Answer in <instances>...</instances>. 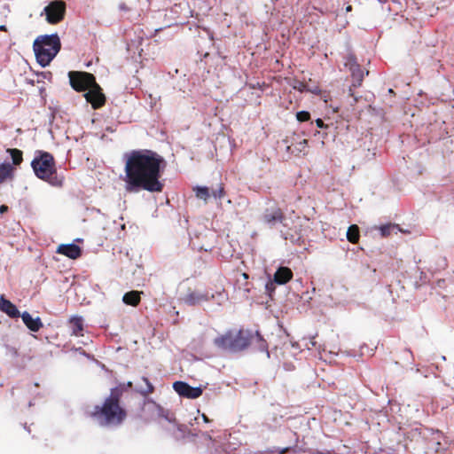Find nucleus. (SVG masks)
<instances>
[{
	"mask_svg": "<svg viewBox=\"0 0 454 454\" xmlns=\"http://www.w3.org/2000/svg\"><path fill=\"white\" fill-rule=\"evenodd\" d=\"M0 309L12 318L19 317L20 316L17 307L3 296L0 298Z\"/></svg>",
	"mask_w": 454,
	"mask_h": 454,
	"instance_id": "dca6fc26",
	"label": "nucleus"
},
{
	"mask_svg": "<svg viewBox=\"0 0 454 454\" xmlns=\"http://www.w3.org/2000/svg\"><path fill=\"white\" fill-rule=\"evenodd\" d=\"M201 417H202V419L204 422L208 423L210 421V419H208V417L206 414L203 413L201 415Z\"/></svg>",
	"mask_w": 454,
	"mask_h": 454,
	"instance_id": "4c0bfd02",
	"label": "nucleus"
},
{
	"mask_svg": "<svg viewBox=\"0 0 454 454\" xmlns=\"http://www.w3.org/2000/svg\"><path fill=\"white\" fill-rule=\"evenodd\" d=\"M142 380L145 383V387L141 386L138 389V392L141 395L146 396L154 391V387L146 377H143Z\"/></svg>",
	"mask_w": 454,
	"mask_h": 454,
	"instance_id": "5701e85b",
	"label": "nucleus"
},
{
	"mask_svg": "<svg viewBox=\"0 0 454 454\" xmlns=\"http://www.w3.org/2000/svg\"><path fill=\"white\" fill-rule=\"evenodd\" d=\"M43 12L46 16V20L50 24H58L61 22L66 14V3L62 0L51 1L47 6L44 7Z\"/></svg>",
	"mask_w": 454,
	"mask_h": 454,
	"instance_id": "6e6552de",
	"label": "nucleus"
},
{
	"mask_svg": "<svg viewBox=\"0 0 454 454\" xmlns=\"http://www.w3.org/2000/svg\"><path fill=\"white\" fill-rule=\"evenodd\" d=\"M306 91L310 92L315 95L322 94V90H320L319 86H317V85H314V86L308 85Z\"/></svg>",
	"mask_w": 454,
	"mask_h": 454,
	"instance_id": "7c9ffc66",
	"label": "nucleus"
},
{
	"mask_svg": "<svg viewBox=\"0 0 454 454\" xmlns=\"http://www.w3.org/2000/svg\"><path fill=\"white\" fill-rule=\"evenodd\" d=\"M14 168L10 163L0 164V184L9 177H12Z\"/></svg>",
	"mask_w": 454,
	"mask_h": 454,
	"instance_id": "6ab92c4d",
	"label": "nucleus"
},
{
	"mask_svg": "<svg viewBox=\"0 0 454 454\" xmlns=\"http://www.w3.org/2000/svg\"><path fill=\"white\" fill-rule=\"evenodd\" d=\"M68 77L71 87L78 92L88 91L97 83L95 76L88 72L70 71Z\"/></svg>",
	"mask_w": 454,
	"mask_h": 454,
	"instance_id": "423d86ee",
	"label": "nucleus"
},
{
	"mask_svg": "<svg viewBox=\"0 0 454 454\" xmlns=\"http://www.w3.org/2000/svg\"><path fill=\"white\" fill-rule=\"evenodd\" d=\"M8 211V207L6 205L0 206V214H4Z\"/></svg>",
	"mask_w": 454,
	"mask_h": 454,
	"instance_id": "c9c22d12",
	"label": "nucleus"
},
{
	"mask_svg": "<svg viewBox=\"0 0 454 454\" xmlns=\"http://www.w3.org/2000/svg\"><path fill=\"white\" fill-rule=\"evenodd\" d=\"M243 278L247 279L248 278V275L247 273H243Z\"/></svg>",
	"mask_w": 454,
	"mask_h": 454,
	"instance_id": "a19ab883",
	"label": "nucleus"
},
{
	"mask_svg": "<svg viewBox=\"0 0 454 454\" xmlns=\"http://www.w3.org/2000/svg\"><path fill=\"white\" fill-rule=\"evenodd\" d=\"M289 448H285L281 451H279V454H285L288 451Z\"/></svg>",
	"mask_w": 454,
	"mask_h": 454,
	"instance_id": "58836bf2",
	"label": "nucleus"
},
{
	"mask_svg": "<svg viewBox=\"0 0 454 454\" xmlns=\"http://www.w3.org/2000/svg\"><path fill=\"white\" fill-rule=\"evenodd\" d=\"M6 152L11 155L12 164L19 166L23 161V153L21 150L17 148L7 149Z\"/></svg>",
	"mask_w": 454,
	"mask_h": 454,
	"instance_id": "4be33fe9",
	"label": "nucleus"
},
{
	"mask_svg": "<svg viewBox=\"0 0 454 454\" xmlns=\"http://www.w3.org/2000/svg\"><path fill=\"white\" fill-rule=\"evenodd\" d=\"M166 167L164 158L158 153L147 150H133L125 162L126 190L129 192L140 190L161 192L164 184L160 181Z\"/></svg>",
	"mask_w": 454,
	"mask_h": 454,
	"instance_id": "f257e3e1",
	"label": "nucleus"
},
{
	"mask_svg": "<svg viewBox=\"0 0 454 454\" xmlns=\"http://www.w3.org/2000/svg\"><path fill=\"white\" fill-rule=\"evenodd\" d=\"M142 411L145 419L147 420H155L160 418H163L169 422L176 420L168 410H165L152 399L145 401Z\"/></svg>",
	"mask_w": 454,
	"mask_h": 454,
	"instance_id": "0eeeda50",
	"label": "nucleus"
},
{
	"mask_svg": "<svg viewBox=\"0 0 454 454\" xmlns=\"http://www.w3.org/2000/svg\"><path fill=\"white\" fill-rule=\"evenodd\" d=\"M84 97L87 102L90 103L93 109H98L106 103V96L98 83L93 85V87L84 94Z\"/></svg>",
	"mask_w": 454,
	"mask_h": 454,
	"instance_id": "1a4fd4ad",
	"label": "nucleus"
},
{
	"mask_svg": "<svg viewBox=\"0 0 454 454\" xmlns=\"http://www.w3.org/2000/svg\"><path fill=\"white\" fill-rule=\"evenodd\" d=\"M142 291H129L124 294L122 301L129 306L137 307L141 301Z\"/></svg>",
	"mask_w": 454,
	"mask_h": 454,
	"instance_id": "a211bd4d",
	"label": "nucleus"
},
{
	"mask_svg": "<svg viewBox=\"0 0 454 454\" xmlns=\"http://www.w3.org/2000/svg\"><path fill=\"white\" fill-rule=\"evenodd\" d=\"M256 340L258 341V347L261 350H267V343L266 341L262 338V336L259 334V333H256L255 334H253V341Z\"/></svg>",
	"mask_w": 454,
	"mask_h": 454,
	"instance_id": "a878e982",
	"label": "nucleus"
},
{
	"mask_svg": "<svg viewBox=\"0 0 454 454\" xmlns=\"http://www.w3.org/2000/svg\"><path fill=\"white\" fill-rule=\"evenodd\" d=\"M262 219L270 227H274L278 223H284L286 216L281 208L274 207L272 209H266Z\"/></svg>",
	"mask_w": 454,
	"mask_h": 454,
	"instance_id": "f8f14e48",
	"label": "nucleus"
},
{
	"mask_svg": "<svg viewBox=\"0 0 454 454\" xmlns=\"http://www.w3.org/2000/svg\"><path fill=\"white\" fill-rule=\"evenodd\" d=\"M344 66L350 71L359 67L360 65L357 63L356 56L352 53H349L345 58Z\"/></svg>",
	"mask_w": 454,
	"mask_h": 454,
	"instance_id": "393cba45",
	"label": "nucleus"
},
{
	"mask_svg": "<svg viewBox=\"0 0 454 454\" xmlns=\"http://www.w3.org/2000/svg\"><path fill=\"white\" fill-rule=\"evenodd\" d=\"M253 342V333L247 330H228L213 340L214 345L223 351L237 353L247 348Z\"/></svg>",
	"mask_w": 454,
	"mask_h": 454,
	"instance_id": "7ed1b4c3",
	"label": "nucleus"
},
{
	"mask_svg": "<svg viewBox=\"0 0 454 454\" xmlns=\"http://www.w3.org/2000/svg\"><path fill=\"white\" fill-rule=\"evenodd\" d=\"M307 146H308V140H307V139H303L302 141H301V142L299 143V148H298V150H299L300 152H302V151H304V149H305Z\"/></svg>",
	"mask_w": 454,
	"mask_h": 454,
	"instance_id": "2f4dec72",
	"label": "nucleus"
},
{
	"mask_svg": "<svg viewBox=\"0 0 454 454\" xmlns=\"http://www.w3.org/2000/svg\"><path fill=\"white\" fill-rule=\"evenodd\" d=\"M61 48L57 34L39 35L33 43V50L38 64L45 67L50 65Z\"/></svg>",
	"mask_w": 454,
	"mask_h": 454,
	"instance_id": "20e7f679",
	"label": "nucleus"
},
{
	"mask_svg": "<svg viewBox=\"0 0 454 454\" xmlns=\"http://www.w3.org/2000/svg\"><path fill=\"white\" fill-rule=\"evenodd\" d=\"M0 30L1 31H6V27L4 25H1L0 26Z\"/></svg>",
	"mask_w": 454,
	"mask_h": 454,
	"instance_id": "ea45409f",
	"label": "nucleus"
},
{
	"mask_svg": "<svg viewBox=\"0 0 454 454\" xmlns=\"http://www.w3.org/2000/svg\"><path fill=\"white\" fill-rule=\"evenodd\" d=\"M293 271L288 267H279L274 274V282L278 285H285L293 278Z\"/></svg>",
	"mask_w": 454,
	"mask_h": 454,
	"instance_id": "4468645a",
	"label": "nucleus"
},
{
	"mask_svg": "<svg viewBox=\"0 0 454 454\" xmlns=\"http://www.w3.org/2000/svg\"><path fill=\"white\" fill-rule=\"evenodd\" d=\"M316 125H317V128H320V129H323V128L326 127L325 125L323 120L319 119V118L316 120Z\"/></svg>",
	"mask_w": 454,
	"mask_h": 454,
	"instance_id": "72a5a7b5",
	"label": "nucleus"
},
{
	"mask_svg": "<svg viewBox=\"0 0 454 454\" xmlns=\"http://www.w3.org/2000/svg\"><path fill=\"white\" fill-rule=\"evenodd\" d=\"M174 390L185 398L195 399L202 395L201 387H194L184 381H176L173 384Z\"/></svg>",
	"mask_w": 454,
	"mask_h": 454,
	"instance_id": "9d476101",
	"label": "nucleus"
},
{
	"mask_svg": "<svg viewBox=\"0 0 454 454\" xmlns=\"http://www.w3.org/2000/svg\"><path fill=\"white\" fill-rule=\"evenodd\" d=\"M148 2H151V0H147Z\"/></svg>",
	"mask_w": 454,
	"mask_h": 454,
	"instance_id": "a18cd8bd",
	"label": "nucleus"
},
{
	"mask_svg": "<svg viewBox=\"0 0 454 454\" xmlns=\"http://www.w3.org/2000/svg\"><path fill=\"white\" fill-rule=\"evenodd\" d=\"M270 286H273V283H270L266 286H267V288H270Z\"/></svg>",
	"mask_w": 454,
	"mask_h": 454,
	"instance_id": "79ce46f5",
	"label": "nucleus"
},
{
	"mask_svg": "<svg viewBox=\"0 0 454 454\" xmlns=\"http://www.w3.org/2000/svg\"><path fill=\"white\" fill-rule=\"evenodd\" d=\"M119 9L123 12H129L130 10V8L125 3L120 4Z\"/></svg>",
	"mask_w": 454,
	"mask_h": 454,
	"instance_id": "473e14b6",
	"label": "nucleus"
},
{
	"mask_svg": "<svg viewBox=\"0 0 454 454\" xmlns=\"http://www.w3.org/2000/svg\"><path fill=\"white\" fill-rule=\"evenodd\" d=\"M347 10L348 11L351 10V6L347 7Z\"/></svg>",
	"mask_w": 454,
	"mask_h": 454,
	"instance_id": "c03bdc74",
	"label": "nucleus"
},
{
	"mask_svg": "<svg viewBox=\"0 0 454 454\" xmlns=\"http://www.w3.org/2000/svg\"><path fill=\"white\" fill-rule=\"evenodd\" d=\"M322 98H324V101H325V102H327L326 96H324V97H322Z\"/></svg>",
	"mask_w": 454,
	"mask_h": 454,
	"instance_id": "37998d69",
	"label": "nucleus"
},
{
	"mask_svg": "<svg viewBox=\"0 0 454 454\" xmlns=\"http://www.w3.org/2000/svg\"><path fill=\"white\" fill-rule=\"evenodd\" d=\"M35 175L41 180L51 184H57V168L53 155L48 152L36 151L31 161Z\"/></svg>",
	"mask_w": 454,
	"mask_h": 454,
	"instance_id": "39448f33",
	"label": "nucleus"
},
{
	"mask_svg": "<svg viewBox=\"0 0 454 454\" xmlns=\"http://www.w3.org/2000/svg\"><path fill=\"white\" fill-rule=\"evenodd\" d=\"M296 119L300 122L308 121L310 120V114L308 111H301L296 114Z\"/></svg>",
	"mask_w": 454,
	"mask_h": 454,
	"instance_id": "cd10ccee",
	"label": "nucleus"
},
{
	"mask_svg": "<svg viewBox=\"0 0 454 454\" xmlns=\"http://www.w3.org/2000/svg\"><path fill=\"white\" fill-rule=\"evenodd\" d=\"M350 72H351V75H352V78H353V86L354 87L361 86L362 82H363L364 77V72L361 68V66L356 67L353 70H350Z\"/></svg>",
	"mask_w": 454,
	"mask_h": 454,
	"instance_id": "aec40b11",
	"label": "nucleus"
},
{
	"mask_svg": "<svg viewBox=\"0 0 454 454\" xmlns=\"http://www.w3.org/2000/svg\"><path fill=\"white\" fill-rule=\"evenodd\" d=\"M309 84L303 82H296L295 84L293 86V88L300 92H304L307 90Z\"/></svg>",
	"mask_w": 454,
	"mask_h": 454,
	"instance_id": "c85d7f7f",
	"label": "nucleus"
},
{
	"mask_svg": "<svg viewBox=\"0 0 454 454\" xmlns=\"http://www.w3.org/2000/svg\"><path fill=\"white\" fill-rule=\"evenodd\" d=\"M212 196L216 199H223L225 196V191L223 184H220L218 188L212 192Z\"/></svg>",
	"mask_w": 454,
	"mask_h": 454,
	"instance_id": "bb28decb",
	"label": "nucleus"
},
{
	"mask_svg": "<svg viewBox=\"0 0 454 454\" xmlns=\"http://www.w3.org/2000/svg\"><path fill=\"white\" fill-rule=\"evenodd\" d=\"M57 253L70 259H77L82 254V249L75 244H61L57 248Z\"/></svg>",
	"mask_w": 454,
	"mask_h": 454,
	"instance_id": "ddd939ff",
	"label": "nucleus"
},
{
	"mask_svg": "<svg viewBox=\"0 0 454 454\" xmlns=\"http://www.w3.org/2000/svg\"><path fill=\"white\" fill-rule=\"evenodd\" d=\"M360 238L359 228L357 225L353 224L348 227L347 231V239L352 244H356Z\"/></svg>",
	"mask_w": 454,
	"mask_h": 454,
	"instance_id": "412c9836",
	"label": "nucleus"
},
{
	"mask_svg": "<svg viewBox=\"0 0 454 454\" xmlns=\"http://www.w3.org/2000/svg\"><path fill=\"white\" fill-rule=\"evenodd\" d=\"M195 194L196 197L200 200H204L205 202L207 201L208 198L210 197L209 189L205 186H197L195 189Z\"/></svg>",
	"mask_w": 454,
	"mask_h": 454,
	"instance_id": "b1692460",
	"label": "nucleus"
},
{
	"mask_svg": "<svg viewBox=\"0 0 454 454\" xmlns=\"http://www.w3.org/2000/svg\"><path fill=\"white\" fill-rule=\"evenodd\" d=\"M394 228L392 224H387L380 227L381 235L386 237L388 236L391 232V230Z\"/></svg>",
	"mask_w": 454,
	"mask_h": 454,
	"instance_id": "c756f323",
	"label": "nucleus"
},
{
	"mask_svg": "<svg viewBox=\"0 0 454 454\" xmlns=\"http://www.w3.org/2000/svg\"><path fill=\"white\" fill-rule=\"evenodd\" d=\"M25 325L32 332H38L43 327V323L40 317H32V316L25 311L20 315Z\"/></svg>",
	"mask_w": 454,
	"mask_h": 454,
	"instance_id": "2eb2a0df",
	"label": "nucleus"
},
{
	"mask_svg": "<svg viewBox=\"0 0 454 454\" xmlns=\"http://www.w3.org/2000/svg\"><path fill=\"white\" fill-rule=\"evenodd\" d=\"M123 384H124V387H125V390H126L127 388H131V387H132V386H133V384H132V382H131V381H128L126 384H125V383H123Z\"/></svg>",
	"mask_w": 454,
	"mask_h": 454,
	"instance_id": "e433bc0d",
	"label": "nucleus"
},
{
	"mask_svg": "<svg viewBox=\"0 0 454 454\" xmlns=\"http://www.w3.org/2000/svg\"><path fill=\"white\" fill-rule=\"evenodd\" d=\"M71 334L83 336V319L81 317H73L68 321Z\"/></svg>",
	"mask_w": 454,
	"mask_h": 454,
	"instance_id": "f3484780",
	"label": "nucleus"
},
{
	"mask_svg": "<svg viewBox=\"0 0 454 454\" xmlns=\"http://www.w3.org/2000/svg\"><path fill=\"white\" fill-rule=\"evenodd\" d=\"M288 236H290V238H289V239H291V241H294L295 239H297V240H298V239H300V238H301V237H300V235H299V236L297 237V239H295V237H294L293 234H291V233H289V232H286V237H285V239H288Z\"/></svg>",
	"mask_w": 454,
	"mask_h": 454,
	"instance_id": "f704fd0d",
	"label": "nucleus"
},
{
	"mask_svg": "<svg viewBox=\"0 0 454 454\" xmlns=\"http://www.w3.org/2000/svg\"><path fill=\"white\" fill-rule=\"evenodd\" d=\"M214 295L209 296L207 293L189 289L187 294L182 298L184 303L188 306H197L208 301Z\"/></svg>",
	"mask_w": 454,
	"mask_h": 454,
	"instance_id": "9b49d317",
	"label": "nucleus"
},
{
	"mask_svg": "<svg viewBox=\"0 0 454 454\" xmlns=\"http://www.w3.org/2000/svg\"><path fill=\"white\" fill-rule=\"evenodd\" d=\"M125 392L124 384L111 388L102 405L94 406L89 416L104 427L120 426L127 418V411L122 406L121 398Z\"/></svg>",
	"mask_w": 454,
	"mask_h": 454,
	"instance_id": "f03ea898",
	"label": "nucleus"
}]
</instances>
